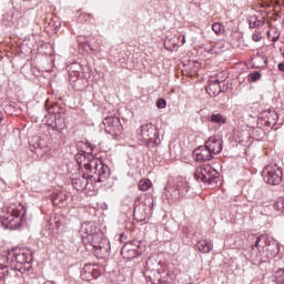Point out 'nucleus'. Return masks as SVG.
Wrapping results in <instances>:
<instances>
[{
    "label": "nucleus",
    "mask_w": 284,
    "mask_h": 284,
    "mask_svg": "<svg viewBox=\"0 0 284 284\" xmlns=\"http://www.w3.org/2000/svg\"><path fill=\"white\" fill-rule=\"evenodd\" d=\"M262 176L268 185H278L283 179V171L278 165H268L263 170Z\"/></svg>",
    "instance_id": "1"
},
{
    "label": "nucleus",
    "mask_w": 284,
    "mask_h": 284,
    "mask_svg": "<svg viewBox=\"0 0 284 284\" xmlns=\"http://www.w3.org/2000/svg\"><path fill=\"white\" fill-rule=\"evenodd\" d=\"M194 178L202 183H210L212 179H219V171L210 164L196 169Z\"/></svg>",
    "instance_id": "2"
},
{
    "label": "nucleus",
    "mask_w": 284,
    "mask_h": 284,
    "mask_svg": "<svg viewBox=\"0 0 284 284\" xmlns=\"http://www.w3.org/2000/svg\"><path fill=\"white\" fill-rule=\"evenodd\" d=\"M144 276L146 281H150L152 284H161V264L155 263L154 267H152V260H149L146 262Z\"/></svg>",
    "instance_id": "3"
},
{
    "label": "nucleus",
    "mask_w": 284,
    "mask_h": 284,
    "mask_svg": "<svg viewBox=\"0 0 284 284\" xmlns=\"http://www.w3.org/2000/svg\"><path fill=\"white\" fill-rule=\"evenodd\" d=\"M98 235H93L92 243L94 247V253L98 258H105L110 254V241L108 239H101L100 242Z\"/></svg>",
    "instance_id": "4"
},
{
    "label": "nucleus",
    "mask_w": 284,
    "mask_h": 284,
    "mask_svg": "<svg viewBox=\"0 0 284 284\" xmlns=\"http://www.w3.org/2000/svg\"><path fill=\"white\" fill-rule=\"evenodd\" d=\"M205 145L211 154H219L223 150V141L219 136H211Z\"/></svg>",
    "instance_id": "5"
},
{
    "label": "nucleus",
    "mask_w": 284,
    "mask_h": 284,
    "mask_svg": "<svg viewBox=\"0 0 284 284\" xmlns=\"http://www.w3.org/2000/svg\"><path fill=\"white\" fill-rule=\"evenodd\" d=\"M139 254H141L139 253V245L132 242L124 244L121 250V255L123 256V258H134L139 256Z\"/></svg>",
    "instance_id": "6"
},
{
    "label": "nucleus",
    "mask_w": 284,
    "mask_h": 284,
    "mask_svg": "<svg viewBox=\"0 0 284 284\" xmlns=\"http://www.w3.org/2000/svg\"><path fill=\"white\" fill-rule=\"evenodd\" d=\"M193 158L195 161H210L212 160V153L205 144V146H199L193 151Z\"/></svg>",
    "instance_id": "7"
},
{
    "label": "nucleus",
    "mask_w": 284,
    "mask_h": 284,
    "mask_svg": "<svg viewBox=\"0 0 284 284\" xmlns=\"http://www.w3.org/2000/svg\"><path fill=\"white\" fill-rule=\"evenodd\" d=\"M84 168L91 172V174H98L99 176H102L100 170H103V164H101L99 160H91L88 163H84Z\"/></svg>",
    "instance_id": "8"
},
{
    "label": "nucleus",
    "mask_w": 284,
    "mask_h": 284,
    "mask_svg": "<svg viewBox=\"0 0 284 284\" xmlns=\"http://www.w3.org/2000/svg\"><path fill=\"white\" fill-rule=\"evenodd\" d=\"M2 225H6L10 230L19 227V213L16 212V214H10L6 216L2 221Z\"/></svg>",
    "instance_id": "9"
},
{
    "label": "nucleus",
    "mask_w": 284,
    "mask_h": 284,
    "mask_svg": "<svg viewBox=\"0 0 284 284\" xmlns=\"http://www.w3.org/2000/svg\"><path fill=\"white\" fill-rule=\"evenodd\" d=\"M104 125H106V132L109 134H114L115 132H119V119L116 118H106L104 120Z\"/></svg>",
    "instance_id": "10"
},
{
    "label": "nucleus",
    "mask_w": 284,
    "mask_h": 284,
    "mask_svg": "<svg viewBox=\"0 0 284 284\" xmlns=\"http://www.w3.org/2000/svg\"><path fill=\"white\" fill-rule=\"evenodd\" d=\"M206 92L210 94V97H219V94H221V85L219 84V81L210 84L206 88Z\"/></svg>",
    "instance_id": "11"
},
{
    "label": "nucleus",
    "mask_w": 284,
    "mask_h": 284,
    "mask_svg": "<svg viewBox=\"0 0 284 284\" xmlns=\"http://www.w3.org/2000/svg\"><path fill=\"white\" fill-rule=\"evenodd\" d=\"M197 250H199V252H202L203 254H207V253L212 252V243H210L207 241H200L197 243Z\"/></svg>",
    "instance_id": "12"
},
{
    "label": "nucleus",
    "mask_w": 284,
    "mask_h": 284,
    "mask_svg": "<svg viewBox=\"0 0 284 284\" xmlns=\"http://www.w3.org/2000/svg\"><path fill=\"white\" fill-rule=\"evenodd\" d=\"M151 187L152 181H150L149 179H143L139 182V190H141V192H148V190Z\"/></svg>",
    "instance_id": "13"
},
{
    "label": "nucleus",
    "mask_w": 284,
    "mask_h": 284,
    "mask_svg": "<svg viewBox=\"0 0 284 284\" xmlns=\"http://www.w3.org/2000/svg\"><path fill=\"white\" fill-rule=\"evenodd\" d=\"M253 65L255 68H265L267 65V58L266 57H257L253 60Z\"/></svg>",
    "instance_id": "14"
},
{
    "label": "nucleus",
    "mask_w": 284,
    "mask_h": 284,
    "mask_svg": "<svg viewBox=\"0 0 284 284\" xmlns=\"http://www.w3.org/2000/svg\"><path fill=\"white\" fill-rule=\"evenodd\" d=\"M73 185L75 187V190H83V187H85V185H88V180L85 178L81 179H75L73 180Z\"/></svg>",
    "instance_id": "15"
},
{
    "label": "nucleus",
    "mask_w": 284,
    "mask_h": 284,
    "mask_svg": "<svg viewBox=\"0 0 284 284\" xmlns=\"http://www.w3.org/2000/svg\"><path fill=\"white\" fill-rule=\"evenodd\" d=\"M211 121L213 122V123H217V125H223V124H225V116H223L222 114H213L212 116H211Z\"/></svg>",
    "instance_id": "16"
},
{
    "label": "nucleus",
    "mask_w": 284,
    "mask_h": 284,
    "mask_svg": "<svg viewBox=\"0 0 284 284\" xmlns=\"http://www.w3.org/2000/svg\"><path fill=\"white\" fill-rule=\"evenodd\" d=\"M262 21L256 19V17L252 16L248 18V26L250 28H258V26H262Z\"/></svg>",
    "instance_id": "17"
},
{
    "label": "nucleus",
    "mask_w": 284,
    "mask_h": 284,
    "mask_svg": "<svg viewBox=\"0 0 284 284\" xmlns=\"http://www.w3.org/2000/svg\"><path fill=\"white\" fill-rule=\"evenodd\" d=\"M275 280L278 284H284V268H280L275 272Z\"/></svg>",
    "instance_id": "18"
},
{
    "label": "nucleus",
    "mask_w": 284,
    "mask_h": 284,
    "mask_svg": "<svg viewBox=\"0 0 284 284\" xmlns=\"http://www.w3.org/2000/svg\"><path fill=\"white\" fill-rule=\"evenodd\" d=\"M212 30L215 34H223V24L215 22L212 24Z\"/></svg>",
    "instance_id": "19"
},
{
    "label": "nucleus",
    "mask_w": 284,
    "mask_h": 284,
    "mask_svg": "<svg viewBox=\"0 0 284 284\" xmlns=\"http://www.w3.org/2000/svg\"><path fill=\"white\" fill-rule=\"evenodd\" d=\"M165 105H168V103L165 102V99L158 100L156 108H159V110H163L165 108Z\"/></svg>",
    "instance_id": "20"
},
{
    "label": "nucleus",
    "mask_w": 284,
    "mask_h": 284,
    "mask_svg": "<svg viewBox=\"0 0 284 284\" xmlns=\"http://www.w3.org/2000/svg\"><path fill=\"white\" fill-rule=\"evenodd\" d=\"M250 79L252 81H258V79H261V73L260 72H253L250 74Z\"/></svg>",
    "instance_id": "21"
},
{
    "label": "nucleus",
    "mask_w": 284,
    "mask_h": 284,
    "mask_svg": "<svg viewBox=\"0 0 284 284\" xmlns=\"http://www.w3.org/2000/svg\"><path fill=\"white\" fill-rule=\"evenodd\" d=\"M253 41H261V36L253 34Z\"/></svg>",
    "instance_id": "22"
},
{
    "label": "nucleus",
    "mask_w": 284,
    "mask_h": 284,
    "mask_svg": "<svg viewBox=\"0 0 284 284\" xmlns=\"http://www.w3.org/2000/svg\"><path fill=\"white\" fill-rule=\"evenodd\" d=\"M277 68H278V70H280L281 72H284V63H280V64L277 65Z\"/></svg>",
    "instance_id": "23"
},
{
    "label": "nucleus",
    "mask_w": 284,
    "mask_h": 284,
    "mask_svg": "<svg viewBox=\"0 0 284 284\" xmlns=\"http://www.w3.org/2000/svg\"><path fill=\"white\" fill-rule=\"evenodd\" d=\"M20 258H21V255H17V256H16L17 263H21V260H20Z\"/></svg>",
    "instance_id": "24"
},
{
    "label": "nucleus",
    "mask_w": 284,
    "mask_h": 284,
    "mask_svg": "<svg viewBox=\"0 0 284 284\" xmlns=\"http://www.w3.org/2000/svg\"><path fill=\"white\" fill-rule=\"evenodd\" d=\"M273 3H278V0H273Z\"/></svg>",
    "instance_id": "25"
},
{
    "label": "nucleus",
    "mask_w": 284,
    "mask_h": 284,
    "mask_svg": "<svg viewBox=\"0 0 284 284\" xmlns=\"http://www.w3.org/2000/svg\"><path fill=\"white\" fill-rule=\"evenodd\" d=\"M195 65H201L199 62H195Z\"/></svg>",
    "instance_id": "26"
},
{
    "label": "nucleus",
    "mask_w": 284,
    "mask_h": 284,
    "mask_svg": "<svg viewBox=\"0 0 284 284\" xmlns=\"http://www.w3.org/2000/svg\"><path fill=\"white\" fill-rule=\"evenodd\" d=\"M183 43H185V38H183Z\"/></svg>",
    "instance_id": "27"
}]
</instances>
